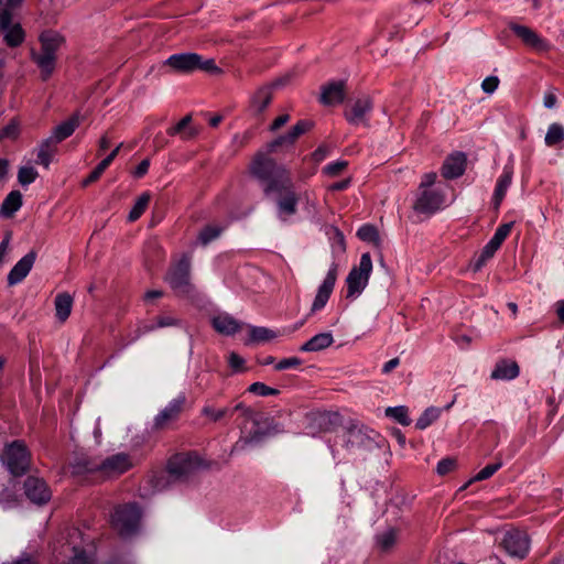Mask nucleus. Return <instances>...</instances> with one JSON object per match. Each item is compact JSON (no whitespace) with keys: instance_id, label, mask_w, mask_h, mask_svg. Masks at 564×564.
<instances>
[{"instance_id":"1","label":"nucleus","mask_w":564,"mask_h":564,"mask_svg":"<svg viewBox=\"0 0 564 564\" xmlns=\"http://www.w3.org/2000/svg\"><path fill=\"white\" fill-rule=\"evenodd\" d=\"M278 154H283V152L269 151L267 143L256 152L249 164V173L261 184L263 193H267V189L274 183L291 175V172L282 163H278L272 158Z\"/></svg>"},{"instance_id":"2","label":"nucleus","mask_w":564,"mask_h":564,"mask_svg":"<svg viewBox=\"0 0 564 564\" xmlns=\"http://www.w3.org/2000/svg\"><path fill=\"white\" fill-rule=\"evenodd\" d=\"M235 412H240L241 415L248 420L253 422V429L245 436H241L234 445L232 453L245 451L249 445H258L260 444L267 435L271 433L273 420L270 417H265L263 421L261 415L257 413L249 406H246L243 403H238L232 409H230L229 417L234 415Z\"/></svg>"},{"instance_id":"3","label":"nucleus","mask_w":564,"mask_h":564,"mask_svg":"<svg viewBox=\"0 0 564 564\" xmlns=\"http://www.w3.org/2000/svg\"><path fill=\"white\" fill-rule=\"evenodd\" d=\"M264 195L274 197L279 217H290L297 213L300 194L296 192L292 175L271 185Z\"/></svg>"},{"instance_id":"4","label":"nucleus","mask_w":564,"mask_h":564,"mask_svg":"<svg viewBox=\"0 0 564 564\" xmlns=\"http://www.w3.org/2000/svg\"><path fill=\"white\" fill-rule=\"evenodd\" d=\"M95 546L91 539H85L78 529L68 533V540L62 545L61 554L65 560L61 564H94Z\"/></svg>"},{"instance_id":"5","label":"nucleus","mask_w":564,"mask_h":564,"mask_svg":"<svg viewBox=\"0 0 564 564\" xmlns=\"http://www.w3.org/2000/svg\"><path fill=\"white\" fill-rule=\"evenodd\" d=\"M142 512L138 503L119 505L111 514V525L122 539L135 535L140 529Z\"/></svg>"},{"instance_id":"6","label":"nucleus","mask_w":564,"mask_h":564,"mask_svg":"<svg viewBox=\"0 0 564 564\" xmlns=\"http://www.w3.org/2000/svg\"><path fill=\"white\" fill-rule=\"evenodd\" d=\"M344 437L346 448H361L367 451L379 447L380 442L383 440L377 431L359 422H350V424L345 427Z\"/></svg>"},{"instance_id":"7","label":"nucleus","mask_w":564,"mask_h":564,"mask_svg":"<svg viewBox=\"0 0 564 564\" xmlns=\"http://www.w3.org/2000/svg\"><path fill=\"white\" fill-rule=\"evenodd\" d=\"M4 463L14 477L26 474L31 464V453L22 440H15L6 445L3 451Z\"/></svg>"},{"instance_id":"8","label":"nucleus","mask_w":564,"mask_h":564,"mask_svg":"<svg viewBox=\"0 0 564 564\" xmlns=\"http://www.w3.org/2000/svg\"><path fill=\"white\" fill-rule=\"evenodd\" d=\"M59 37L57 35H41V51L40 55H36L34 52L32 54L33 61L40 68L41 79L46 82L52 76L55 69L56 56L55 53L59 46Z\"/></svg>"},{"instance_id":"9","label":"nucleus","mask_w":564,"mask_h":564,"mask_svg":"<svg viewBox=\"0 0 564 564\" xmlns=\"http://www.w3.org/2000/svg\"><path fill=\"white\" fill-rule=\"evenodd\" d=\"M372 272V260L369 252L362 253L359 265L352 267L346 278L347 297H355L362 293L368 285Z\"/></svg>"},{"instance_id":"10","label":"nucleus","mask_w":564,"mask_h":564,"mask_svg":"<svg viewBox=\"0 0 564 564\" xmlns=\"http://www.w3.org/2000/svg\"><path fill=\"white\" fill-rule=\"evenodd\" d=\"M314 127L312 120H299L289 132L279 135L274 140L268 142V149L271 152H283V154H293L295 151V143L301 135L311 131Z\"/></svg>"},{"instance_id":"11","label":"nucleus","mask_w":564,"mask_h":564,"mask_svg":"<svg viewBox=\"0 0 564 564\" xmlns=\"http://www.w3.org/2000/svg\"><path fill=\"white\" fill-rule=\"evenodd\" d=\"M513 226V221L505 223L498 226L494 236L484 246V248L480 251V254L474 261V271H480L486 265V263L495 256V253L499 250L503 241L510 235Z\"/></svg>"},{"instance_id":"12","label":"nucleus","mask_w":564,"mask_h":564,"mask_svg":"<svg viewBox=\"0 0 564 564\" xmlns=\"http://www.w3.org/2000/svg\"><path fill=\"white\" fill-rule=\"evenodd\" d=\"M200 465L202 458L196 453H178L169 459L167 474L173 480H182Z\"/></svg>"},{"instance_id":"13","label":"nucleus","mask_w":564,"mask_h":564,"mask_svg":"<svg viewBox=\"0 0 564 564\" xmlns=\"http://www.w3.org/2000/svg\"><path fill=\"white\" fill-rule=\"evenodd\" d=\"M445 193L440 188L419 189L413 209L419 214L432 216L443 209Z\"/></svg>"},{"instance_id":"14","label":"nucleus","mask_w":564,"mask_h":564,"mask_svg":"<svg viewBox=\"0 0 564 564\" xmlns=\"http://www.w3.org/2000/svg\"><path fill=\"white\" fill-rule=\"evenodd\" d=\"M186 401L185 393H180L176 398L171 400L154 417L153 429L162 431L176 422L185 410Z\"/></svg>"},{"instance_id":"15","label":"nucleus","mask_w":564,"mask_h":564,"mask_svg":"<svg viewBox=\"0 0 564 564\" xmlns=\"http://www.w3.org/2000/svg\"><path fill=\"white\" fill-rule=\"evenodd\" d=\"M372 110V99L367 95H362L358 97L350 106L346 107L344 117L349 124L357 126L364 123L367 126Z\"/></svg>"},{"instance_id":"16","label":"nucleus","mask_w":564,"mask_h":564,"mask_svg":"<svg viewBox=\"0 0 564 564\" xmlns=\"http://www.w3.org/2000/svg\"><path fill=\"white\" fill-rule=\"evenodd\" d=\"M502 546L511 556L524 558L530 550V539L525 531L513 529L502 540Z\"/></svg>"},{"instance_id":"17","label":"nucleus","mask_w":564,"mask_h":564,"mask_svg":"<svg viewBox=\"0 0 564 564\" xmlns=\"http://www.w3.org/2000/svg\"><path fill=\"white\" fill-rule=\"evenodd\" d=\"M189 271L191 264L186 258H182L174 264L167 272L166 280L170 286L180 294L188 293L189 291Z\"/></svg>"},{"instance_id":"18","label":"nucleus","mask_w":564,"mask_h":564,"mask_svg":"<svg viewBox=\"0 0 564 564\" xmlns=\"http://www.w3.org/2000/svg\"><path fill=\"white\" fill-rule=\"evenodd\" d=\"M24 494L26 498L39 506L47 503L52 497V491L44 479L29 476L24 480Z\"/></svg>"},{"instance_id":"19","label":"nucleus","mask_w":564,"mask_h":564,"mask_svg":"<svg viewBox=\"0 0 564 564\" xmlns=\"http://www.w3.org/2000/svg\"><path fill=\"white\" fill-rule=\"evenodd\" d=\"M337 274H338V265L336 262H333L323 283L319 285L318 290H317V294L313 301V304H312V307H311V313H316L318 311H322L332 293H333V290H334V286H335V283H336V280H337Z\"/></svg>"},{"instance_id":"20","label":"nucleus","mask_w":564,"mask_h":564,"mask_svg":"<svg viewBox=\"0 0 564 564\" xmlns=\"http://www.w3.org/2000/svg\"><path fill=\"white\" fill-rule=\"evenodd\" d=\"M346 80H330L321 87L318 101L324 106H335L346 99Z\"/></svg>"},{"instance_id":"21","label":"nucleus","mask_w":564,"mask_h":564,"mask_svg":"<svg viewBox=\"0 0 564 564\" xmlns=\"http://www.w3.org/2000/svg\"><path fill=\"white\" fill-rule=\"evenodd\" d=\"M199 54L197 53H176L164 61V66L181 74H191L197 70Z\"/></svg>"},{"instance_id":"22","label":"nucleus","mask_w":564,"mask_h":564,"mask_svg":"<svg viewBox=\"0 0 564 564\" xmlns=\"http://www.w3.org/2000/svg\"><path fill=\"white\" fill-rule=\"evenodd\" d=\"M37 253L35 250H31L23 256L10 270L7 281L10 286L21 283L30 273Z\"/></svg>"},{"instance_id":"23","label":"nucleus","mask_w":564,"mask_h":564,"mask_svg":"<svg viewBox=\"0 0 564 564\" xmlns=\"http://www.w3.org/2000/svg\"><path fill=\"white\" fill-rule=\"evenodd\" d=\"M343 424V416L336 411H322L313 413L311 425L321 432H333Z\"/></svg>"},{"instance_id":"24","label":"nucleus","mask_w":564,"mask_h":564,"mask_svg":"<svg viewBox=\"0 0 564 564\" xmlns=\"http://www.w3.org/2000/svg\"><path fill=\"white\" fill-rule=\"evenodd\" d=\"M212 326L218 334L232 336L238 333L245 324L228 313H221L212 318Z\"/></svg>"},{"instance_id":"25","label":"nucleus","mask_w":564,"mask_h":564,"mask_svg":"<svg viewBox=\"0 0 564 564\" xmlns=\"http://www.w3.org/2000/svg\"><path fill=\"white\" fill-rule=\"evenodd\" d=\"M466 155L457 152L449 155L443 163L442 176L446 180H455L462 176L466 169Z\"/></svg>"},{"instance_id":"26","label":"nucleus","mask_w":564,"mask_h":564,"mask_svg":"<svg viewBox=\"0 0 564 564\" xmlns=\"http://www.w3.org/2000/svg\"><path fill=\"white\" fill-rule=\"evenodd\" d=\"M99 466V471L105 474H122L131 467L130 457L124 453H117L105 458Z\"/></svg>"},{"instance_id":"27","label":"nucleus","mask_w":564,"mask_h":564,"mask_svg":"<svg viewBox=\"0 0 564 564\" xmlns=\"http://www.w3.org/2000/svg\"><path fill=\"white\" fill-rule=\"evenodd\" d=\"M512 33L519 37L525 45L536 50H545L547 44L538 33L525 25L513 23L510 25Z\"/></svg>"},{"instance_id":"28","label":"nucleus","mask_w":564,"mask_h":564,"mask_svg":"<svg viewBox=\"0 0 564 564\" xmlns=\"http://www.w3.org/2000/svg\"><path fill=\"white\" fill-rule=\"evenodd\" d=\"M512 175H513L512 167H509L508 165H506L502 170V173L499 175V177L496 182V186H495V191H494V195H492V203L495 205V208H499L501 202L503 200V198L507 194V191L512 183Z\"/></svg>"},{"instance_id":"29","label":"nucleus","mask_w":564,"mask_h":564,"mask_svg":"<svg viewBox=\"0 0 564 564\" xmlns=\"http://www.w3.org/2000/svg\"><path fill=\"white\" fill-rule=\"evenodd\" d=\"M79 124L77 116H72L69 119L63 121L54 128L53 134L47 138L51 142L57 145L59 142L69 138Z\"/></svg>"},{"instance_id":"30","label":"nucleus","mask_w":564,"mask_h":564,"mask_svg":"<svg viewBox=\"0 0 564 564\" xmlns=\"http://www.w3.org/2000/svg\"><path fill=\"white\" fill-rule=\"evenodd\" d=\"M333 343L334 337L330 332L319 333L304 343L299 350L301 352H316L328 348Z\"/></svg>"},{"instance_id":"31","label":"nucleus","mask_w":564,"mask_h":564,"mask_svg":"<svg viewBox=\"0 0 564 564\" xmlns=\"http://www.w3.org/2000/svg\"><path fill=\"white\" fill-rule=\"evenodd\" d=\"M122 143L116 147L104 160H101L97 166L89 173V175L83 181V186L86 187L95 182H97L104 172L110 166L113 160L119 154L120 149L122 148Z\"/></svg>"},{"instance_id":"32","label":"nucleus","mask_w":564,"mask_h":564,"mask_svg":"<svg viewBox=\"0 0 564 564\" xmlns=\"http://www.w3.org/2000/svg\"><path fill=\"white\" fill-rule=\"evenodd\" d=\"M520 369L516 361L501 360L496 364L491 378L496 380H512L519 376Z\"/></svg>"},{"instance_id":"33","label":"nucleus","mask_w":564,"mask_h":564,"mask_svg":"<svg viewBox=\"0 0 564 564\" xmlns=\"http://www.w3.org/2000/svg\"><path fill=\"white\" fill-rule=\"evenodd\" d=\"M73 303V296L67 292L58 293L55 296V315L59 322L64 323L67 321L72 313Z\"/></svg>"},{"instance_id":"34","label":"nucleus","mask_w":564,"mask_h":564,"mask_svg":"<svg viewBox=\"0 0 564 564\" xmlns=\"http://www.w3.org/2000/svg\"><path fill=\"white\" fill-rule=\"evenodd\" d=\"M69 470L73 476H88L99 471V466L88 457H76L69 464Z\"/></svg>"},{"instance_id":"35","label":"nucleus","mask_w":564,"mask_h":564,"mask_svg":"<svg viewBox=\"0 0 564 564\" xmlns=\"http://www.w3.org/2000/svg\"><path fill=\"white\" fill-rule=\"evenodd\" d=\"M192 116L186 115L183 117L175 126L170 127L166 132L169 135L173 137L176 134H181L183 140H191L195 138L198 131L191 127Z\"/></svg>"},{"instance_id":"36","label":"nucleus","mask_w":564,"mask_h":564,"mask_svg":"<svg viewBox=\"0 0 564 564\" xmlns=\"http://www.w3.org/2000/svg\"><path fill=\"white\" fill-rule=\"evenodd\" d=\"M22 194L19 191H11L3 199L0 214L4 218H12L22 206Z\"/></svg>"},{"instance_id":"37","label":"nucleus","mask_w":564,"mask_h":564,"mask_svg":"<svg viewBox=\"0 0 564 564\" xmlns=\"http://www.w3.org/2000/svg\"><path fill=\"white\" fill-rule=\"evenodd\" d=\"M181 319L171 315H159L151 323L144 324L142 327L138 328V336L153 332L158 328L181 326Z\"/></svg>"},{"instance_id":"38","label":"nucleus","mask_w":564,"mask_h":564,"mask_svg":"<svg viewBox=\"0 0 564 564\" xmlns=\"http://www.w3.org/2000/svg\"><path fill=\"white\" fill-rule=\"evenodd\" d=\"M272 98L273 96L270 87H261L256 91L252 96L251 102L258 115L262 113L267 109L271 104Z\"/></svg>"},{"instance_id":"39","label":"nucleus","mask_w":564,"mask_h":564,"mask_svg":"<svg viewBox=\"0 0 564 564\" xmlns=\"http://www.w3.org/2000/svg\"><path fill=\"white\" fill-rule=\"evenodd\" d=\"M151 200V193L150 192H143L138 199L135 200L134 205L132 206L131 210L128 215V221L134 223L137 221L143 213L147 210L149 204Z\"/></svg>"},{"instance_id":"40","label":"nucleus","mask_w":564,"mask_h":564,"mask_svg":"<svg viewBox=\"0 0 564 564\" xmlns=\"http://www.w3.org/2000/svg\"><path fill=\"white\" fill-rule=\"evenodd\" d=\"M248 328L250 343H264L276 337L275 332L267 327L248 325Z\"/></svg>"},{"instance_id":"41","label":"nucleus","mask_w":564,"mask_h":564,"mask_svg":"<svg viewBox=\"0 0 564 564\" xmlns=\"http://www.w3.org/2000/svg\"><path fill=\"white\" fill-rule=\"evenodd\" d=\"M398 532L399 531L397 529L391 528L388 531L376 536L377 545L380 549V551L387 553L395 545L398 540Z\"/></svg>"},{"instance_id":"42","label":"nucleus","mask_w":564,"mask_h":564,"mask_svg":"<svg viewBox=\"0 0 564 564\" xmlns=\"http://www.w3.org/2000/svg\"><path fill=\"white\" fill-rule=\"evenodd\" d=\"M502 467V462L499 459L496 463L486 465L480 469L467 484H465L460 490H465L474 481H482L489 479Z\"/></svg>"},{"instance_id":"43","label":"nucleus","mask_w":564,"mask_h":564,"mask_svg":"<svg viewBox=\"0 0 564 564\" xmlns=\"http://www.w3.org/2000/svg\"><path fill=\"white\" fill-rule=\"evenodd\" d=\"M55 152L56 145L53 144L51 140L45 139L44 141H42L40 145V150L37 153V163L47 169L52 162V158Z\"/></svg>"},{"instance_id":"44","label":"nucleus","mask_w":564,"mask_h":564,"mask_svg":"<svg viewBox=\"0 0 564 564\" xmlns=\"http://www.w3.org/2000/svg\"><path fill=\"white\" fill-rule=\"evenodd\" d=\"M387 417L393 419L395 422L403 426H408L411 424V419L409 417V410L404 405L399 406H388L384 411Z\"/></svg>"},{"instance_id":"45","label":"nucleus","mask_w":564,"mask_h":564,"mask_svg":"<svg viewBox=\"0 0 564 564\" xmlns=\"http://www.w3.org/2000/svg\"><path fill=\"white\" fill-rule=\"evenodd\" d=\"M564 140V127L561 123H551L545 134V144L547 147H556Z\"/></svg>"},{"instance_id":"46","label":"nucleus","mask_w":564,"mask_h":564,"mask_svg":"<svg viewBox=\"0 0 564 564\" xmlns=\"http://www.w3.org/2000/svg\"><path fill=\"white\" fill-rule=\"evenodd\" d=\"M357 237L365 242L378 245L380 236L377 227L371 224H364L357 230Z\"/></svg>"},{"instance_id":"47","label":"nucleus","mask_w":564,"mask_h":564,"mask_svg":"<svg viewBox=\"0 0 564 564\" xmlns=\"http://www.w3.org/2000/svg\"><path fill=\"white\" fill-rule=\"evenodd\" d=\"M25 39V33L20 24H15L7 30L4 42L9 47L20 46Z\"/></svg>"},{"instance_id":"48","label":"nucleus","mask_w":564,"mask_h":564,"mask_svg":"<svg viewBox=\"0 0 564 564\" xmlns=\"http://www.w3.org/2000/svg\"><path fill=\"white\" fill-rule=\"evenodd\" d=\"M441 415V409L431 406L427 408L416 420L415 427L417 430L427 429L433 422H435Z\"/></svg>"},{"instance_id":"49","label":"nucleus","mask_w":564,"mask_h":564,"mask_svg":"<svg viewBox=\"0 0 564 564\" xmlns=\"http://www.w3.org/2000/svg\"><path fill=\"white\" fill-rule=\"evenodd\" d=\"M223 229L218 226L207 225L205 226L198 235V240L203 246H207L213 240L217 239Z\"/></svg>"},{"instance_id":"50","label":"nucleus","mask_w":564,"mask_h":564,"mask_svg":"<svg viewBox=\"0 0 564 564\" xmlns=\"http://www.w3.org/2000/svg\"><path fill=\"white\" fill-rule=\"evenodd\" d=\"M247 391L250 393L257 394V395H261V397L279 395L280 394L279 389L271 388V387L264 384L263 382H259V381L250 384L248 387Z\"/></svg>"},{"instance_id":"51","label":"nucleus","mask_w":564,"mask_h":564,"mask_svg":"<svg viewBox=\"0 0 564 564\" xmlns=\"http://www.w3.org/2000/svg\"><path fill=\"white\" fill-rule=\"evenodd\" d=\"M230 409L229 408H223L219 410H215L210 405L203 406L200 414L204 416H207L212 422H219L224 417L229 416Z\"/></svg>"},{"instance_id":"52","label":"nucleus","mask_w":564,"mask_h":564,"mask_svg":"<svg viewBox=\"0 0 564 564\" xmlns=\"http://www.w3.org/2000/svg\"><path fill=\"white\" fill-rule=\"evenodd\" d=\"M37 176V171L32 166H22L18 172V181L22 186L32 184Z\"/></svg>"},{"instance_id":"53","label":"nucleus","mask_w":564,"mask_h":564,"mask_svg":"<svg viewBox=\"0 0 564 564\" xmlns=\"http://www.w3.org/2000/svg\"><path fill=\"white\" fill-rule=\"evenodd\" d=\"M303 364V360L299 357L283 358L274 365L276 371H283L288 369H299Z\"/></svg>"},{"instance_id":"54","label":"nucleus","mask_w":564,"mask_h":564,"mask_svg":"<svg viewBox=\"0 0 564 564\" xmlns=\"http://www.w3.org/2000/svg\"><path fill=\"white\" fill-rule=\"evenodd\" d=\"M348 163L346 161L337 160L326 164L323 167V172L328 176L335 177L343 173V171L347 167Z\"/></svg>"},{"instance_id":"55","label":"nucleus","mask_w":564,"mask_h":564,"mask_svg":"<svg viewBox=\"0 0 564 564\" xmlns=\"http://www.w3.org/2000/svg\"><path fill=\"white\" fill-rule=\"evenodd\" d=\"M457 466V460L453 457L442 458L436 466V471L440 476H445L454 470Z\"/></svg>"},{"instance_id":"56","label":"nucleus","mask_w":564,"mask_h":564,"mask_svg":"<svg viewBox=\"0 0 564 564\" xmlns=\"http://www.w3.org/2000/svg\"><path fill=\"white\" fill-rule=\"evenodd\" d=\"M197 70H204L209 74H217L221 72L213 58L204 59L202 55H199Z\"/></svg>"},{"instance_id":"57","label":"nucleus","mask_w":564,"mask_h":564,"mask_svg":"<svg viewBox=\"0 0 564 564\" xmlns=\"http://www.w3.org/2000/svg\"><path fill=\"white\" fill-rule=\"evenodd\" d=\"M245 359L236 352H230L228 364L234 372H243L247 370L245 367Z\"/></svg>"},{"instance_id":"58","label":"nucleus","mask_w":564,"mask_h":564,"mask_svg":"<svg viewBox=\"0 0 564 564\" xmlns=\"http://www.w3.org/2000/svg\"><path fill=\"white\" fill-rule=\"evenodd\" d=\"M499 78L497 76H488L481 83V89L487 94H492L499 86Z\"/></svg>"},{"instance_id":"59","label":"nucleus","mask_w":564,"mask_h":564,"mask_svg":"<svg viewBox=\"0 0 564 564\" xmlns=\"http://www.w3.org/2000/svg\"><path fill=\"white\" fill-rule=\"evenodd\" d=\"M19 135V124L12 120L6 127L2 128L0 137L14 139Z\"/></svg>"},{"instance_id":"60","label":"nucleus","mask_w":564,"mask_h":564,"mask_svg":"<svg viewBox=\"0 0 564 564\" xmlns=\"http://www.w3.org/2000/svg\"><path fill=\"white\" fill-rule=\"evenodd\" d=\"M11 239H12V231L11 230H7L4 232L2 241L0 242V265L2 264L4 256L8 252Z\"/></svg>"},{"instance_id":"61","label":"nucleus","mask_w":564,"mask_h":564,"mask_svg":"<svg viewBox=\"0 0 564 564\" xmlns=\"http://www.w3.org/2000/svg\"><path fill=\"white\" fill-rule=\"evenodd\" d=\"M150 167V159L142 160L133 172V176L137 178H142L149 171Z\"/></svg>"},{"instance_id":"62","label":"nucleus","mask_w":564,"mask_h":564,"mask_svg":"<svg viewBox=\"0 0 564 564\" xmlns=\"http://www.w3.org/2000/svg\"><path fill=\"white\" fill-rule=\"evenodd\" d=\"M290 120V115L283 113L278 116L270 126L271 131H276L286 124Z\"/></svg>"},{"instance_id":"63","label":"nucleus","mask_w":564,"mask_h":564,"mask_svg":"<svg viewBox=\"0 0 564 564\" xmlns=\"http://www.w3.org/2000/svg\"><path fill=\"white\" fill-rule=\"evenodd\" d=\"M435 182H436V174L435 173H426V174H424V176L420 183L419 189L432 188V186L435 184Z\"/></svg>"},{"instance_id":"64","label":"nucleus","mask_w":564,"mask_h":564,"mask_svg":"<svg viewBox=\"0 0 564 564\" xmlns=\"http://www.w3.org/2000/svg\"><path fill=\"white\" fill-rule=\"evenodd\" d=\"M329 153V150L326 145H319L313 153L312 159L315 162H322Z\"/></svg>"}]
</instances>
